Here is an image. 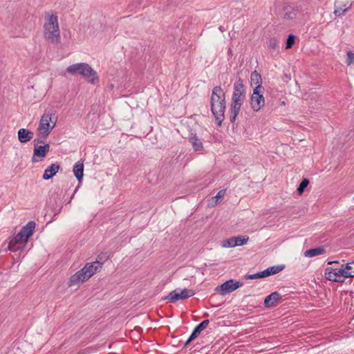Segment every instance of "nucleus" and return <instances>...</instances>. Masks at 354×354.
<instances>
[{"label":"nucleus","mask_w":354,"mask_h":354,"mask_svg":"<svg viewBox=\"0 0 354 354\" xmlns=\"http://www.w3.org/2000/svg\"><path fill=\"white\" fill-rule=\"evenodd\" d=\"M83 68L80 75L85 78L88 82L93 84H97L99 82V77L95 71H94L88 64L84 63Z\"/></svg>","instance_id":"9b49d317"},{"label":"nucleus","mask_w":354,"mask_h":354,"mask_svg":"<svg viewBox=\"0 0 354 354\" xmlns=\"http://www.w3.org/2000/svg\"><path fill=\"white\" fill-rule=\"evenodd\" d=\"M326 252L324 247L321 246L315 248L307 250L304 252V256L306 257H313L315 256L323 254Z\"/></svg>","instance_id":"aec40b11"},{"label":"nucleus","mask_w":354,"mask_h":354,"mask_svg":"<svg viewBox=\"0 0 354 354\" xmlns=\"http://www.w3.org/2000/svg\"><path fill=\"white\" fill-rule=\"evenodd\" d=\"M344 265H342V268H326L325 269L324 276L327 280L335 281V282H344L343 279H341V277L348 278V276H346V271H344L343 268Z\"/></svg>","instance_id":"6e6552de"},{"label":"nucleus","mask_w":354,"mask_h":354,"mask_svg":"<svg viewBox=\"0 0 354 354\" xmlns=\"http://www.w3.org/2000/svg\"><path fill=\"white\" fill-rule=\"evenodd\" d=\"M234 90L230 105V121L234 122L241 110L245 97L246 89L243 80L239 77L234 84Z\"/></svg>","instance_id":"f03ea898"},{"label":"nucleus","mask_w":354,"mask_h":354,"mask_svg":"<svg viewBox=\"0 0 354 354\" xmlns=\"http://www.w3.org/2000/svg\"><path fill=\"white\" fill-rule=\"evenodd\" d=\"M188 139L194 151H201L203 149L202 141L196 136V134H192Z\"/></svg>","instance_id":"412c9836"},{"label":"nucleus","mask_w":354,"mask_h":354,"mask_svg":"<svg viewBox=\"0 0 354 354\" xmlns=\"http://www.w3.org/2000/svg\"><path fill=\"white\" fill-rule=\"evenodd\" d=\"M35 223L29 221L20 231L12 237L8 243V250L17 252L21 250L27 243L28 239L32 235L35 228Z\"/></svg>","instance_id":"7ed1b4c3"},{"label":"nucleus","mask_w":354,"mask_h":354,"mask_svg":"<svg viewBox=\"0 0 354 354\" xmlns=\"http://www.w3.org/2000/svg\"><path fill=\"white\" fill-rule=\"evenodd\" d=\"M48 136H45L42 137V136L40 133H37V138L33 140L34 145H38L39 144H44V140L47 138Z\"/></svg>","instance_id":"c756f323"},{"label":"nucleus","mask_w":354,"mask_h":354,"mask_svg":"<svg viewBox=\"0 0 354 354\" xmlns=\"http://www.w3.org/2000/svg\"><path fill=\"white\" fill-rule=\"evenodd\" d=\"M225 194V189H221L218 192L217 194L214 196V198L216 199L218 201L220 199H222Z\"/></svg>","instance_id":"473e14b6"},{"label":"nucleus","mask_w":354,"mask_h":354,"mask_svg":"<svg viewBox=\"0 0 354 354\" xmlns=\"http://www.w3.org/2000/svg\"><path fill=\"white\" fill-rule=\"evenodd\" d=\"M268 46L270 49L275 50L279 47V41L275 38H270L268 41Z\"/></svg>","instance_id":"cd10ccee"},{"label":"nucleus","mask_w":354,"mask_h":354,"mask_svg":"<svg viewBox=\"0 0 354 354\" xmlns=\"http://www.w3.org/2000/svg\"><path fill=\"white\" fill-rule=\"evenodd\" d=\"M101 270V266L96 265L94 262L87 263L85 266L73 275L68 281V286H73L80 283L88 280L95 273Z\"/></svg>","instance_id":"39448f33"},{"label":"nucleus","mask_w":354,"mask_h":354,"mask_svg":"<svg viewBox=\"0 0 354 354\" xmlns=\"http://www.w3.org/2000/svg\"><path fill=\"white\" fill-rule=\"evenodd\" d=\"M337 263V261H329L328 263V264H332V263Z\"/></svg>","instance_id":"e433bc0d"},{"label":"nucleus","mask_w":354,"mask_h":354,"mask_svg":"<svg viewBox=\"0 0 354 354\" xmlns=\"http://www.w3.org/2000/svg\"><path fill=\"white\" fill-rule=\"evenodd\" d=\"M295 37L292 34H290L288 35L287 40H286V48H291L293 44H295Z\"/></svg>","instance_id":"c85d7f7f"},{"label":"nucleus","mask_w":354,"mask_h":354,"mask_svg":"<svg viewBox=\"0 0 354 354\" xmlns=\"http://www.w3.org/2000/svg\"><path fill=\"white\" fill-rule=\"evenodd\" d=\"M52 116V113L46 111L41 117L37 131L40 133L42 137L49 136L51 130L55 127V122H53L52 125L50 124Z\"/></svg>","instance_id":"423d86ee"},{"label":"nucleus","mask_w":354,"mask_h":354,"mask_svg":"<svg viewBox=\"0 0 354 354\" xmlns=\"http://www.w3.org/2000/svg\"><path fill=\"white\" fill-rule=\"evenodd\" d=\"M208 319H205L202 322H201L199 324H198L192 331L191 335L188 338V339L185 342V346H187L190 342H192L194 339H195L201 333L202 330H203L205 328H207L208 324H209Z\"/></svg>","instance_id":"4468645a"},{"label":"nucleus","mask_w":354,"mask_h":354,"mask_svg":"<svg viewBox=\"0 0 354 354\" xmlns=\"http://www.w3.org/2000/svg\"><path fill=\"white\" fill-rule=\"evenodd\" d=\"M344 271H346V276H348V278L354 277V261L347 263L343 266Z\"/></svg>","instance_id":"b1692460"},{"label":"nucleus","mask_w":354,"mask_h":354,"mask_svg":"<svg viewBox=\"0 0 354 354\" xmlns=\"http://www.w3.org/2000/svg\"><path fill=\"white\" fill-rule=\"evenodd\" d=\"M285 266L283 265L281 266H273L268 268L267 269L261 271L263 277H269L272 274H275L281 272L284 269Z\"/></svg>","instance_id":"6ab92c4d"},{"label":"nucleus","mask_w":354,"mask_h":354,"mask_svg":"<svg viewBox=\"0 0 354 354\" xmlns=\"http://www.w3.org/2000/svg\"><path fill=\"white\" fill-rule=\"evenodd\" d=\"M46 21L44 24V35L51 44L60 42V32L58 24L57 16L51 15L45 17Z\"/></svg>","instance_id":"20e7f679"},{"label":"nucleus","mask_w":354,"mask_h":354,"mask_svg":"<svg viewBox=\"0 0 354 354\" xmlns=\"http://www.w3.org/2000/svg\"><path fill=\"white\" fill-rule=\"evenodd\" d=\"M195 292L192 289L184 288L181 290H174L171 291L164 299L169 300L171 302H176L181 299H185L192 297Z\"/></svg>","instance_id":"1a4fd4ad"},{"label":"nucleus","mask_w":354,"mask_h":354,"mask_svg":"<svg viewBox=\"0 0 354 354\" xmlns=\"http://www.w3.org/2000/svg\"><path fill=\"white\" fill-rule=\"evenodd\" d=\"M236 243L235 241V237H231L226 241V242L223 244V246L233 248L236 247Z\"/></svg>","instance_id":"7c9ffc66"},{"label":"nucleus","mask_w":354,"mask_h":354,"mask_svg":"<svg viewBox=\"0 0 354 354\" xmlns=\"http://www.w3.org/2000/svg\"><path fill=\"white\" fill-rule=\"evenodd\" d=\"M73 171L74 173L75 176L79 181V183H81L82 180L83 178V175H84V174H83V172H84L83 162L81 161H77L73 167Z\"/></svg>","instance_id":"a211bd4d"},{"label":"nucleus","mask_w":354,"mask_h":354,"mask_svg":"<svg viewBox=\"0 0 354 354\" xmlns=\"http://www.w3.org/2000/svg\"><path fill=\"white\" fill-rule=\"evenodd\" d=\"M249 240V238L246 236H235L236 246H241L246 244Z\"/></svg>","instance_id":"bb28decb"},{"label":"nucleus","mask_w":354,"mask_h":354,"mask_svg":"<svg viewBox=\"0 0 354 354\" xmlns=\"http://www.w3.org/2000/svg\"><path fill=\"white\" fill-rule=\"evenodd\" d=\"M50 150L49 144H44V145H35L33 150V156L32 158V162H40L46 156L47 153Z\"/></svg>","instance_id":"f8f14e48"},{"label":"nucleus","mask_w":354,"mask_h":354,"mask_svg":"<svg viewBox=\"0 0 354 354\" xmlns=\"http://www.w3.org/2000/svg\"><path fill=\"white\" fill-rule=\"evenodd\" d=\"M281 298V295L278 292H273L265 298L264 306L266 308L275 307Z\"/></svg>","instance_id":"2eb2a0df"},{"label":"nucleus","mask_w":354,"mask_h":354,"mask_svg":"<svg viewBox=\"0 0 354 354\" xmlns=\"http://www.w3.org/2000/svg\"><path fill=\"white\" fill-rule=\"evenodd\" d=\"M352 3L348 1L337 0L334 3L335 10L334 14L337 17L344 15L348 10L351 8Z\"/></svg>","instance_id":"ddd939ff"},{"label":"nucleus","mask_w":354,"mask_h":354,"mask_svg":"<svg viewBox=\"0 0 354 354\" xmlns=\"http://www.w3.org/2000/svg\"><path fill=\"white\" fill-rule=\"evenodd\" d=\"M263 89L261 85H257L253 90L250 104L254 111H259L265 104L264 97L261 94Z\"/></svg>","instance_id":"0eeeda50"},{"label":"nucleus","mask_w":354,"mask_h":354,"mask_svg":"<svg viewBox=\"0 0 354 354\" xmlns=\"http://www.w3.org/2000/svg\"><path fill=\"white\" fill-rule=\"evenodd\" d=\"M243 282L239 281H236L234 279H230L224 282L220 286H218L215 290L220 293L221 295H226L227 293H230L235 290L243 286Z\"/></svg>","instance_id":"9d476101"},{"label":"nucleus","mask_w":354,"mask_h":354,"mask_svg":"<svg viewBox=\"0 0 354 354\" xmlns=\"http://www.w3.org/2000/svg\"><path fill=\"white\" fill-rule=\"evenodd\" d=\"M77 190V187L75 189L73 195L71 196V197L70 198V201H69V203L71 201V200H72L73 197L74 196L75 194L76 193Z\"/></svg>","instance_id":"f704fd0d"},{"label":"nucleus","mask_w":354,"mask_h":354,"mask_svg":"<svg viewBox=\"0 0 354 354\" xmlns=\"http://www.w3.org/2000/svg\"><path fill=\"white\" fill-rule=\"evenodd\" d=\"M109 259V255L107 252H102L97 255L96 260L93 261L96 265L101 266V269L102 268V265L108 261Z\"/></svg>","instance_id":"5701e85b"},{"label":"nucleus","mask_w":354,"mask_h":354,"mask_svg":"<svg viewBox=\"0 0 354 354\" xmlns=\"http://www.w3.org/2000/svg\"><path fill=\"white\" fill-rule=\"evenodd\" d=\"M284 18H286V19H289V18H290V15H289L286 14V15H284Z\"/></svg>","instance_id":"c9c22d12"},{"label":"nucleus","mask_w":354,"mask_h":354,"mask_svg":"<svg viewBox=\"0 0 354 354\" xmlns=\"http://www.w3.org/2000/svg\"><path fill=\"white\" fill-rule=\"evenodd\" d=\"M60 166L58 163H53L45 169L43 174L44 180H49L52 178L59 171Z\"/></svg>","instance_id":"f3484780"},{"label":"nucleus","mask_w":354,"mask_h":354,"mask_svg":"<svg viewBox=\"0 0 354 354\" xmlns=\"http://www.w3.org/2000/svg\"><path fill=\"white\" fill-rule=\"evenodd\" d=\"M354 62V53L352 51H348L347 52V59H346V64L347 65H351Z\"/></svg>","instance_id":"2f4dec72"},{"label":"nucleus","mask_w":354,"mask_h":354,"mask_svg":"<svg viewBox=\"0 0 354 354\" xmlns=\"http://www.w3.org/2000/svg\"><path fill=\"white\" fill-rule=\"evenodd\" d=\"M250 77H251V81L252 82H254L255 84L261 85V81H262L261 76L257 71H254L252 72Z\"/></svg>","instance_id":"393cba45"},{"label":"nucleus","mask_w":354,"mask_h":354,"mask_svg":"<svg viewBox=\"0 0 354 354\" xmlns=\"http://www.w3.org/2000/svg\"><path fill=\"white\" fill-rule=\"evenodd\" d=\"M83 64H84V63H78V64H72L66 68V71H67V73H68L69 74H71V75H76V74L80 75L82 70V68H84Z\"/></svg>","instance_id":"4be33fe9"},{"label":"nucleus","mask_w":354,"mask_h":354,"mask_svg":"<svg viewBox=\"0 0 354 354\" xmlns=\"http://www.w3.org/2000/svg\"><path fill=\"white\" fill-rule=\"evenodd\" d=\"M259 278H263L261 272H259L253 274H250L248 277V279H259Z\"/></svg>","instance_id":"72a5a7b5"},{"label":"nucleus","mask_w":354,"mask_h":354,"mask_svg":"<svg viewBox=\"0 0 354 354\" xmlns=\"http://www.w3.org/2000/svg\"><path fill=\"white\" fill-rule=\"evenodd\" d=\"M309 184V180L307 178H304L302 181L300 183L298 188L297 192L299 195L302 194L304 192V189L307 187Z\"/></svg>","instance_id":"a878e982"},{"label":"nucleus","mask_w":354,"mask_h":354,"mask_svg":"<svg viewBox=\"0 0 354 354\" xmlns=\"http://www.w3.org/2000/svg\"><path fill=\"white\" fill-rule=\"evenodd\" d=\"M17 136L20 142L26 143L32 139L34 133L30 130L22 128L18 131Z\"/></svg>","instance_id":"dca6fc26"},{"label":"nucleus","mask_w":354,"mask_h":354,"mask_svg":"<svg viewBox=\"0 0 354 354\" xmlns=\"http://www.w3.org/2000/svg\"><path fill=\"white\" fill-rule=\"evenodd\" d=\"M211 111L217 125L221 126L225 118L226 108L225 93L220 86L213 88L210 97Z\"/></svg>","instance_id":"f257e3e1"}]
</instances>
